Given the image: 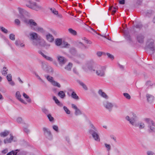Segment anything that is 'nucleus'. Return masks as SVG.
Segmentation results:
<instances>
[{"label": "nucleus", "instance_id": "338daca9", "mask_svg": "<svg viewBox=\"0 0 155 155\" xmlns=\"http://www.w3.org/2000/svg\"><path fill=\"white\" fill-rule=\"evenodd\" d=\"M8 151V149H6L2 151V153L3 154H5Z\"/></svg>", "mask_w": 155, "mask_h": 155}, {"label": "nucleus", "instance_id": "c03bdc74", "mask_svg": "<svg viewBox=\"0 0 155 155\" xmlns=\"http://www.w3.org/2000/svg\"><path fill=\"white\" fill-rule=\"evenodd\" d=\"M63 108L66 114H70V110L65 106H64Z\"/></svg>", "mask_w": 155, "mask_h": 155}, {"label": "nucleus", "instance_id": "1a4fd4ad", "mask_svg": "<svg viewBox=\"0 0 155 155\" xmlns=\"http://www.w3.org/2000/svg\"><path fill=\"white\" fill-rule=\"evenodd\" d=\"M125 119L128 121L133 126H137L136 124V117L134 116V117L130 118L128 116H127L125 117Z\"/></svg>", "mask_w": 155, "mask_h": 155}, {"label": "nucleus", "instance_id": "2f4dec72", "mask_svg": "<svg viewBox=\"0 0 155 155\" xmlns=\"http://www.w3.org/2000/svg\"><path fill=\"white\" fill-rule=\"evenodd\" d=\"M104 55H107L108 58L111 60H113L114 58V56L108 53H104Z\"/></svg>", "mask_w": 155, "mask_h": 155}, {"label": "nucleus", "instance_id": "37998d69", "mask_svg": "<svg viewBox=\"0 0 155 155\" xmlns=\"http://www.w3.org/2000/svg\"><path fill=\"white\" fill-rule=\"evenodd\" d=\"M3 70L2 71V74L4 75H5L7 73V71H8V69H7L5 67H4L3 68Z\"/></svg>", "mask_w": 155, "mask_h": 155}, {"label": "nucleus", "instance_id": "864d4df0", "mask_svg": "<svg viewBox=\"0 0 155 155\" xmlns=\"http://www.w3.org/2000/svg\"><path fill=\"white\" fill-rule=\"evenodd\" d=\"M144 127V124L143 123H140L139 124V127L140 129H142Z\"/></svg>", "mask_w": 155, "mask_h": 155}, {"label": "nucleus", "instance_id": "b1692460", "mask_svg": "<svg viewBox=\"0 0 155 155\" xmlns=\"http://www.w3.org/2000/svg\"><path fill=\"white\" fill-rule=\"evenodd\" d=\"M33 30L36 31H38L41 33L44 32V31L42 28L37 26L35 27V28H33Z\"/></svg>", "mask_w": 155, "mask_h": 155}, {"label": "nucleus", "instance_id": "680f3d73", "mask_svg": "<svg viewBox=\"0 0 155 155\" xmlns=\"http://www.w3.org/2000/svg\"><path fill=\"white\" fill-rule=\"evenodd\" d=\"M50 46V44H48L46 42L43 47H45L46 49H48L49 48Z\"/></svg>", "mask_w": 155, "mask_h": 155}, {"label": "nucleus", "instance_id": "0eeeda50", "mask_svg": "<svg viewBox=\"0 0 155 155\" xmlns=\"http://www.w3.org/2000/svg\"><path fill=\"white\" fill-rule=\"evenodd\" d=\"M103 105L104 107L109 110V111H111L115 105V104L111 102H110L108 101H103Z\"/></svg>", "mask_w": 155, "mask_h": 155}, {"label": "nucleus", "instance_id": "4c0bfd02", "mask_svg": "<svg viewBox=\"0 0 155 155\" xmlns=\"http://www.w3.org/2000/svg\"><path fill=\"white\" fill-rule=\"evenodd\" d=\"M82 40H84V42L87 44H91L92 43L91 41L88 40L85 37H83L82 38Z\"/></svg>", "mask_w": 155, "mask_h": 155}, {"label": "nucleus", "instance_id": "de8ad7c7", "mask_svg": "<svg viewBox=\"0 0 155 155\" xmlns=\"http://www.w3.org/2000/svg\"><path fill=\"white\" fill-rule=\"evenodd\" d=\"M22 121V118L21 117H18L16 119V121L17 123L19 124L21 123Z\"/></svg>", "mask_w": 155, "mask_h": 155}, {"label": "nucleus", "instance_id": "6ab92c4d", "mask_svg": "<svg viewBox=\"0 0 155 155\" xmlns=\"http://www.w3.org/2000/svg\"><path fill=\"white\" fill-rule=\"evenodd\" d=\"M10 137L9 138H7L4 140V142L5 143H11L13 139V137L12 134H10Z\"/></svg>", "mask_w": 155, "mask_h": 155}, {"label": "nucleus", "instance_id": "aec40b11", "mask_svg": "<svg viewBox=\"0 0 155 155\" xmlns=\"http://www.w3.org/2000/svg\"><path fill=\"white\" fill-rule=\"evenodd\" d=\"M47 40L50 42H52L54 41V38L52 35L50 34H47L46 36Z\"/></svg>", "mask_w": 155, "mask_h": 155}, {"label": "nucleus", "instance_id": "69168bd1", "mask_svg": "<svg viewBox=\"0 0 155 155\" xmlns=\"http://www.w3.org/2000/svg\"><path fill=\"white\" fill-rule=\"evenodd\" d=\"M119 3L120 4L123 5L125 3V0H121L119 1Z\"/></svg>", "mask_w": 155, "mask_h": 155}, {"label": "nucleus", "instance_id": "a19ab883", "mask_svg": "<svg viewBox=\"0 0 155 155\" xmlns=\"http://www.w3.org/2000/svg\"><path fill=\"white\" fill-rule=\"evenodd\" d=\"M123 95L124 97L127 99L129 100L130 99L131 97L130 95L128 93H124L123 94Z\"/></svg>", "mask_w": 155, "mask_h": 155}, {"label": "nucleus", "instance_id": "f3484780", "mask_svg": "<svg viewBox=\"0 0 155 155\" xmlns=\"http://www.w3.org/2000/svg\"><path fill=\"white\" fill-rule=\"evenodd\" d=\"M98 93L102 97L106 99H107L109 98L108 96L105 92H103L101 89L99 90Z\"/></svg>", "mask_w": 155, "mask_h": 155}, {"label": "nucleus", "instance_id": "f8f14e48", "mask_svg": "<svg viewBox=\"0 0 155 155\" xmlns=\"http://www.w3.org/2000/svg\"><path fill=\"white\" fill-rule=\"evenodd\" d=\"M85 58V55L83 54H79L74 59V61L76 63L80 64L82 63V60Z\"/></svg>", "mask_w": 155, "mask_h": 155}, {"label": "nucleus", "instance_id": "a878e982", "mask_svg": "<svg viewBox=\"0 0 155 155\" xmlns=\"http://www.w3.org/2000/svg\"><path fill=\"white\" fill-rule=\"evenodd\" d=\"M71 96L73 99L75 100H78L79 99L78 96L74 91L72 92L71 94Z\"/></svg>", "mask_w": 155, "mask_h": 155}, {"label": "nucleus", "instance_id": "09e8293b", "mask_svg": "<svg viewBox=\"0 0 155 155\" xmlns=\"http://www.w3.org/2000/svg\"><path fill=\"white\" fill-rule=\"evenodd\" d=\"M7 79L8 81H10L12 80V76L11 74H8L7 76Z\"/></svg>", "mask_w": 155, "mask_h": 155}, {"label": "nucleus", "instance_id": "052dcab7", "mask_svg": "<svg viewBox=\"0 0 155 155\" xmlns=\"http://www.w3.org/2000/svg\"><path fill=\"white\" fill-rule=\"evenodd\" d=\"M142 25L140 24H137L135 26L136 28H140L142 27Z\"/></svg>", "mask_w": 155, "mask_h": 155}, {"label": "nucleus", "instance_id": "5701e85b", "mask_svg": "<svg viewBox=\"0 0 155 155\" xmlns=\"http://www.w3.org/2000/svg\"><path fill=\"white\" fill-rule=\"evenodd\" d=\"M147 101L150 102H152L154 99V97L149 94H147Z\"/></svg>", "mask_w": 155, "mask_h": 155}, {"label": "nucleus", "instance_id": "2eb2a0df", "mask_svg": "<svg viewBox=\"0 0 155 155\" xmlns=\"http://www.w3.org/2000/svg\"><path fill=\"white\" fill-rule=\"evenodd\" d=\"M144 38V36L142 34H139L137 36V41L140 43H142L143 42Z\"/></svg>", "mask_w": 155, "mask_h": 155}, {"label": "nucleus", "instance_id": "f03ea898", "mask_svg": "<svg viewBox=\"0 0 155 155\" xmlns=\"http://www.w3.org/2000/svg\"><path fill=\"white\" fill-rule=\"evenodd\" d=\"M145 48L149 49L151 51V53L153 54L155 51V47L154 44L153 40L151 39H148L146 43Z\"/></svg>", "mask_w": 155, "mask_h": 155}, {"label": "nucleus", "instance_id": "a211bd4d", "mask_svg": "<svg viewBox=\"0 0 155 155\" xmlns=\"http://www.w3.org/2000/svg\"><path fill=\"white\" fill-rule=\"evenodd\" d=\"M36 42L38 43V45H39L41 46H43L44 45H45L46 42L44 39H41L40 37H39Z\"/></svg>", "mask_w": 155, "mask_h": 155}, {"label": "nucleus", "instance_id": "4be33fe9", "mask_svg": "<svg viewBox=\"0 0 155 155\" xmlns=\"http://www.w3.org/2000/svg\"><path fill=\"white\" fill-rule=\"evenodd\" d=\"M71 53L73 55L76 56L77 55V52L76 48H72L70 50Z\"/></svg>", "mask_w": 155, "mask_h": 155}, {"label": "nucleus", "instance_id": "603ef678", "mask_svg": "<svg viewBox=\"0 0 155 155\" xmlns=\"http://www.w3.org/2000/svg\"><path fill=\"white\" fill-rule=\"evenodd\" d=\"M53 128L56 132H59L58 128V127L57 126L55 125H53Z\"/></svg>", "mask_w": 155, "mask_h": 155}, {"label": "nucleus", "instance_id": "6e6d98bb", "mask_svg": "<svg viewBox=\"0 0 155 155\" xmlns=\"http://www.w3.org/2000/svg\"><path fill=\"white\" fill-rule=\"evenodd\" d=\"M46 60L49 61H53V58L49 56H46L45 57V58Z\"/></svg>", "mask_w": 155, "mask_h": 155}, {"label": "nucleus", "instance_id": "c756f323", "mask_svg": "<svg viewBox=\"0 0 155 155\" xmlns=\"http://www.w3.org/2000/svg\"><path fill=\"white\" fill-rule=\"evenodd\" d=\"M9 134V131L7 130H5L4 132L0 133V135L2 137H5L8 135Z\"/></svg>", "mask_w": 155, "mask_h": 155}, {"label": "nucleus", "instance_id": "473e14b6", "mask_svg": "<svg viewBox=\"0 0 155 155\" xmlns=\"http://www.w3.org/2000/svg\"><path fill=\"white\" fill-rule=\"evenodd\" d=\"M47 117H48L50 121L52 122H54V118L52 116L51 114H50L47 115Z\"/></svg>", "mask_w": 155, "mask_h": 155}, {"label": "nucleus", "instance_id": "c9c22d12", "mask_svg": "<svg viewBox=\"0 0 155 155\" xmlns=\"http://www.w3.org/2000/svg\"><path fill=\"white\" fill-rule=\"evenodd\" d=\"M0 30L3 32L7 34L8 33V30L2 26H0Z\"/></svg>", "mask_w": 155, "mask_h": 155}, {"label": "nucleus", "instance_id": "20e7f679", "mask_svg": "<svg viewBox=\"0 0 155 155\" xmlns=\"http://www.w3.org/2000/svg\"><path fill=\"white\" fill-rule=\"evenodd\" d=\"M27 6L37 11L44 10V8L41 5L38 4L35 2H30V4L27 5Z\"/></svg>", "mask_w": 155, "mask_h": 155}, {"label": "nucleus", "instance_id": "423d86ee", "mask_svg": "<svg viewBox=\"0 0 155 155\" xmlns=\"http://www.w3.org/2000/svg\"><path fill=\"white\" fill-rule=\"evenodd\" d=\"M23 21L26 25H30L33 30V28H35L34 26L36 27L37 25V23L32 19H28L26 18L23 20Z\"/></svg>", "mask_w": 155, "mask_h": 155}, {"label": "nucleus", "instance_id": "4d7b16f0", "mask_svg": "<svg viewBox=\"0 0 155 155\" xmlns=\"http://www.w3.org/2000/svg\"><path fill=\"white\" fill-rule=\"evenodd\" d=\"M47 80L50 81L51 83L53 81V78L52 77H51L49 76H48L47 77Z\"/></svg>", "mask_w": 155, "mask_h": 155}, {"label": "nucleus", "instance_id": "9b49d317", "mask_svg": "<svg viewBox=\"0 0 155 155\" xmlns=\"http://www.w3.org/2000/svg\"><path fill=\"white\" fill-rule=\"evenodd\" d=\"M57 58L59 63L61 66H62L67 61V59L63 56H58Z\"/></svg>", "mask_w": 155, "mask_h": 155}, {"label": "nucleus", "instance_id": "ddd939ff", "mask_svg": "<svg viewBox=\"0 0 155 155\" xmlns=\"http://www.w3.org/2000/svg\"><path fill=\"white\" fill-rule=\"evenodd\" d=\"M76 45L78 48L81 49H84L88 48V47L87 46L80 41H77L76 42Z\"/></svg>", "mask_w": 155, "mask_h": 155}, {"label": "nucleus", "instance_id": "f704fd0d", "mask_svg": "<svg viewBox=\"0 0 155 155\" xmlns=\"http://www.w3.org/2000/svg\"><path fill=\"white\" fill-rule=\"evenodd\" d=\"M23 96L26 99H28L27 100V101L28 103H31V99L29 98V96L27 95L25 93H23Z\"/></svg>", "mask_w": 155, "mask_h": 155}, {"label": "nucleus", "instance_id": "bf43d9fd", "mask_svg": "<svg viewBox=\"0 0 155 155\" xmlns=\"http://www.w3.org/2000/svg\"><path fill=\"white\" fill-rule=\"evenodd\" d=\"M15 23L18 25H20V21L18 19H15Z\"/></svg>", "mask_w": 155, "mask_h": 155}, {"label": "nucleus", "instance_id": "7c9ffc66", "mask_svg": "<svg viewBox=\"0 0 155 155\" xmlns=\"http://www.w3.org/2000/svg\"><path fill=\"white\" fill-rule=\"evenodd\" d=\"M53 99L55 101V103L58 106H62V104L60 103L59 101L57 99V97L55 96H54L53 97Z\"/></svg>", "mask_w": 155, "mask_h": 155}, {"label": "nucleus", "instance_id": "774afa93", "mask_svg": "<svg viewBox=\"0 0 155 155\" xmlns=\"http://www.w3.org/2000/svg\"><path fill=\"white\" fill-rule=\"evenodd\" d=\"M14 153V151L13 150H12L11 152L8 153L7 155H12V154H13V153Z\"/></svg>", "mask_w": 155, "mask_h": 155}, {"label": "nucleus", "instance_id": "4468645a", "mask_svg": "<svg viewBox=\"0 0 155 155\" xmlns=\"http://www.w3.org/2000/svg\"><path fill=\"white\" fill-rule=\"evenodd\" d=\"M18 9L20 14V15L18 16V17L21 19V20L23 21V20L26 18L24 15V14L25 11L23 9L20 8H18Z\"/></svg>", "mask_w": 155, "mask_h": 155}, {"label": "nucleus", "instance_id": "c85d7f7f", "mask_svg": "<svg viewBox=\"0 0 155 155\" xmlns=\"http://www.w3.org/2000/svg\"><path fill=\"white\" fill-rule=\"evenodd\" d=\"M68 31L71 34L74 35H77V32L71 28H69L68 29Z\"/></svg>", "mask_w": 155, "mask_h": 155}, {"label": "nucleus", "instance_id": "a18cd8bd", "mask_svg": "<svg viewBox=\"0 0 155 155\" xmlns=\"http://www.w3.org/2000/svg\"><path fill=\"white\" fill-rule=\"evenodd\" d=\"M50 10L52 12L54 15H57L58 13V11L56 10L54 8H51Z\"/></svg>", "mask_w": 155, "mask_h": 155}, {"label": "nucleus", "instance_id": "8fccbe9b", "mask_svg": "<svg viewBox=\"0 0 155 155\" xmlns=\"http://www.w3.org/2000/svg\"><path fill=\"white\" fill-rule=\"evenodd\" d=\"M104 53L99 51L97 52L96 54L98 57H101L102 54L104 55Z\"/></svg>", "mask_w": 155, "mask_h": 155}, {"label": "nucleus", "instance_id": "79ce46f5", "mask_svg": "<svg viewBox=\"0 0 155 155\" xmlns=\"http://www.w3.org/2000/svg\"><path fill=\"white\" fill-rule=\"evenodd\" d=\"M75 114L76 115L81 114V113L80 110L78 108L75 110Z\"/></svg>", "mask_w": 155, "mask_h": 155}, {"label": "nucleus", "instance_id": "72a5a7b5", "mask_svg": "<svg viewBox=\"0 0 155 155\" xmlns=\"http://www.w3.org/2000/svg\"><path fill=\"white\" fill-rule=\"evenodd\" d=\"M51 83L53 85L55 86H57L58 87H61V85L59 83L54 80Z\"/></svg>", "mask_w": 155, "mask_h": 155}, {"label": "nucleus", "instance_id": "7ed1b4c3", "mask_svg": "<svg viewBox=\"0 0 155 155\" xmlns=\"http://www.w3.org/2000/svg\"><path fill=\"white\" fill-rule=\"evenodd\" d=\"M145 48L149 49L151 51V53L153 54L155 51V47L154 44L153 40L151 39H148L146 43Z\"/></svg>", "mask_w": 155, "mask_h": 155}, {"label": "nucleus", "instance_id": "e2e57ef3", "mask_svg": "<svg viewBox=\"0 0 155 155\" xmlns=\"http://www.w3.org/2000/svg\"><path fill=\"white\" fill-rule=\"evenodd\" d=\"M20 43V42L19 41L17 40L15 41V44L16 45L18 46H19V45Z\"/></svg>", "mask_w": 155, "mask_h": 155}, {"label": "nucleus", "instance_id": "ea45409f", "mask_svg": "<svg viewBox=\"0 0 155 155\" xmlns=\"http://www.w3.org/2000/svg\"><path fill=\"white\" fill-rule=\"evenodd\" d=\"M62 43V41L61 39H58L55 41V44L57 46H60Z\"/></svg>", "mask_w": 155, "mask_h": 155}, {"label": "nucleus", "instance_id": "cd10ccee", "mask_svg": "<svg viewBox=\"0 0 155 155\" xmlns=\"http://www.w3.org/2000/svg\"><path fill=\"white\" fill-rule=\"evenodd\" d=\"M41 64L42 67L43 69L46 71H48V69H47L48 66L47 64L43 61L41 62Z\"/></svg>", "mask_w": 155, "mask_h": 155}, {"label": "nucleus", "instance_id": "393cba45", "mask_svg": "<svg viewBox=\"0 0 155 155\" xmlns=\"http://www.w3.org/2000/svg\"><path fill=\"white\" fill-rule=\"evenodd\" d=\"M73 64L71 63H69L68 64L66 65L64 68L68 71H70L71 70V68L72 67Z\"/></svg>", "mask_w": 155, "mask_h": 155}, {"label": "nucleus", "instance_id": "e433bc0d", "mask_svg": "<svg viewBox=\"0 0 155 155\" xmlns=\"http://www.w3.org/2000/svg\"><path fill=\"white\" fill-rule=\"evenodd\" d=\"M78 83L85 90H87V88L85 84L83 83L80 81H78Z\"/></svg>", "mask_w": 155, "mask_h": 155}, {"label": "nucleus", "instance_id": "dca6fc26", "mask_svg": "<svg viewBox=\"0 0 155 155\" xmlns=\"http://www.w3.org/2000/svg\"><path fill=\"white\" fill-rule=\"evenodd\" d=\"M16 97L22 103L25 104H27L26 102L23 99H21V95L20 94V93L19 91H18L16 92Z\"/></svg>", "mask_w": 155, "mask_h": 155}, {"label": "nucleus", "instance_id": "bb28decb", "mask_svg": "<svg viewBox=\"0 0 155 155\" xmlns=\"http://www.w3.org/2000/svg\"><path fill=\"white\" fill-rule=\"evenodd\" d=\"M58 95L62 99H64L65 97V94L63 91H60L58 93Z\"/></svg>", "mask_w": 155, "mask_h": 155}, {"label": "nucleus", "instance_id": "9d476101", "mask_svg": "<svg viewBox=\"0 0 155 155\" xmlns=\"http://www.w3.org/2000/svg\"><path fill=\"white\" fill-rule=\"evenodd\" d=\"M97 74L100 77H104L105 75L104 70V68L101 66H99L97 67L96 71Z\"/></svg>", "mask_w": 155, "mask_h": 155}, {"label": "nucleus", "instance_id": "6e6552de", "mask_svg": "<svg viewBox=\"0 0 155 155\" xmlns=\"http://www.w3.org/2000/svg\"><path fill=\"white\" fill-rule=\"evenodd\" d=\"M43 130L45 136L49 140L52 138V135L50 130L48 128L44 127L43 128Z\"/></svg>", "mask_w": 155, "mask_h": 155}, {"label": "nucleus", "instance_id": "412c9836", "mask_svg": "<svg viewBox=\"0 0 155 155\" xmlns=\"http://www.w3.org/2000/svg\"><path fill=\"white\" fill-rule=\"evenodd\" d=\"M116 7L113 6H110L109 8V10L111 12L112 14L114 15L116 12Z\"/></svg>", "mask_w": 155, "mask_h": 155}, {"label": "nucleus", "instance_id": "49530a36", "mask_svg": "<svg viewBox=\"0 0 155 155\" xmlns=\"http://www.w3.org/2000/svg\"><path fill=\"white\" fill-rule=\"evenodd\" d=\"M42 110L43 112L45 113L47 115L49 114V111L47 109L45 108H44L42 109Z\"/></svg>", "mask_w": 155, "mask_h": 155}, {"label": "nucleus", "instance_id": "39448f33", "mask_svg": "<svg viewBox=\"0 0 155 155\" xmlns=\"http://www.w3.org/2000/svg\"><path fill=\"white\" fill-rule=\"evenodd\" d=\"M30 39L32 41V44L35 45H37L38 43L36 42L39 36L35 32H32L29 34Z\"/></svg>", "mask_w": 155, "mask_h": 155}, {"label": "nucleus", "instance_id": "58836bf2", "mask_svg": "<svg viewBox=\"0 0 155 155\" xmlns=\"http://www.w3.org/2000/svg\"><path fill=\"white\" fill-rule=\"evenodd\" d=\"M152 120H149L148 121L149 127L152 131H153L155 127L153 126L151 124H150V122Z\"/></svg>", "mask_w": 155, "mask_h": 155}, {"label": "nucleus", "instance_id": "13d9d810", "mask_svg": "<svg viewBox=\"0 0 155 155\" xmlns=\"http://www.w3.org/2000/svg\"><path fill=\"white\" fill-rule=\"evenodd\" d=\"M147 155H155V153L151 151H148L147 153Z\"/></svg>", "mask_w": 155, "mask_h": 155}, {"label": "nucleus", "instance_id": "5fc2aeb1", "mask_svg": "<svg viewBox=\"0 0 155 155\" xmlns=\"http://www.w3.org/2000/svg\"><path fill=\"white\" fill-rule=\"evenodd\" d=\"M106 148L107 149V150L109 151L111 147L110 145L108 144L107 143H105L104 144Z\"/></svg>", "mask_w": 155, "mask_h": 155}, {"label": "nucleus", "instance_id": "f257e3e1", "mask_svg": "<svg viewBox=\"0 0 155 155\" xmlns=\"http://www.w3.org/2000/svg\"><path fill=\"white\" fill-rule=\"evenodd\" d=\"M91 128L89 130V133L96 141H100V138L97 130L92 124L91 125Z\"/></svg>", "mask_w": 155, "mask_h": 155}, {"label": "nucleus", "instance_id": "3c124183", "mask_svg": "<svg viewBox=\"0 0 155 155\" xmlns=\"http://www.w3.org/2000/svg\"><path fill=\"white\" fill-rule=\"evenodd\" d=\"M9 38L10 39L12 40H15V35L13 34H11L9 35Z\"/></svg>", "mask_w": 155, "mask_h": 155}, {"label": "nucleus", "instance_id": "0e129e2a", "mask_svg": "<svg viewBox=\"0 0 155 155\" xmlns=\"http://www.w3.org/2000/svg\"><path fill=\"white\" fill-rule=\"evenodd\" d=\"M9 82V84H10L11 85L13 86L15 85L14 82L12 80Z\"/></svg>", "mask_w": 155, "mask_h": 155}]
</instances>
